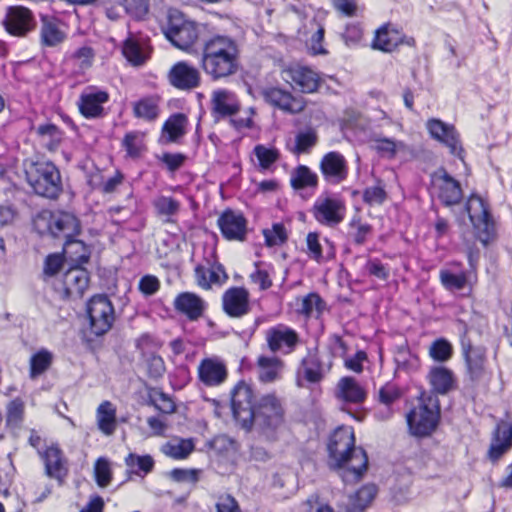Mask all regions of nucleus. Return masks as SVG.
I'll list each match as a JSON object with an SVG mask.
<instances>
[{
	"label": "nucleus",
	"mask_w": 512,
	"mask_h": 512,
	"mask_svg": "<svg viewBox=\"0 0 512 512\" xmlns=\"http://www.w3.org/2000/svg\"><path fill=\"white\" fill-rule=\"evenodd\" d=\"M439 280L444 289L450 292L462 291L466 288L471 292L477 281L472 277V273L464 270L455 273L449 269L439 271Z\"/></svg>",
	"instance_id": "nucleus-28"
},
{
	"label": "nucleus",
	"mask_w": 512,
	"mask_h": 512,
	"mask_svg": "<svg viewBox=\"0 0 512 512\" xmlns=\"http://www.w3.org/2000/svg\"><path fill=\"white\" fill-rule=\"evenodd\" d=\"M282 77L302 93H314L320 86L319 74L306 66H290L283 71Z\"/></svg>",
	"instance_id": "nucleus-14"
},
{
	"label": "nucleus",
	"mask_w": 512,
	"mask_h": 512,
	"mask_svg": "<svg viewBox=\"0 0 512 512\" xmlns=\"http://www.w3.org/2000/svg\"><path fill=\"white\" fill-rule=\"evenodd\" d=\"M465 210L472 224L475 238L485 247L495 241L497 237L496 224L489 205L484 199L479 195L471 194L465 204Z\"/></svg>",
	"instance_id": "nucleus-4"
},
{
	"label": "nucleus",
	"mask_w": 512,
	"mask_h": 512,
	"mask_svg": "<svg viewBox=\"0 0 512 512\" xmlns=\"http://www.w3.org/2000/svg\"><path fill=\"white\" fill-rule=\"evenodd\" d=\"M169 83L184 91H190L199 87L201 75L199 70L186 61L175 63L168 73Z\"/></svg>",
	"instance_id": "nucleus-19"
},
{
	"label": "nucleus",
	"mask_w": 512,
	"mask_h": 512,
	"mask_svg": "<svg viewBox=\"0 0 512 512\" xmlns=\"http://www.w3.org/2000/svg\"><path fill=\"white\" fill-rule=\"evenodd\" d=\"M195 445L192 439H181L178 443H166L163 446V453L167 456L181 460L187 458L194 450Z\"/></svg>",
	"instance_id": "nucleus-49"
},
{
	"label": "nucleus",
	"mask_w": 512,
	"mask_h": 512,
	"mask_svg": "<svg viewBox=\"0 0 512 512\" xmlns=\"http://www.w3.org/2000/svg\"><path fill=\"white\" fill-rule=\"evenodd\" d=\"M94 478L96 484L101 487H107L112 481V470L110 462L105 457H99L94 464Z\"/></svg>",
	"instance_id": "nucleus-50"
},
{
	"label": "nucleus",
	"mask_w": 512,
	"mask_h": 512,
	"mask_svg": "<svg viewBox=\"0 0 512 512\" xmlns=\"http://www.w3.org/2000/svg\"><path fill=\"white\" fill-rule=\"evenodd\" d=\"M98 429L107 436L112 435L117 426L116 409L110 401H103L96 412Z\"/></svg>",
	"instance_id": "nucleus-38"
},
{
	"label": "nucleus",
	"mask_w": 512,
	"mask_h": 512,
	"mask_svg": "<svg viewBox=\"0 0 512 512\" xmlns=\"http://www.w3.org/2000/svg\"><path fill=\"white\" fill-rule=\"evenodd\" d=\"M42 458L44 460L46 474L50 478L60 479L65 474L62 450L59 447H48L44 451Z\"/></svg>",
	"instance_id": "nucleus-40"
},
{
	"label": "nucleus",
	"mask_w": 512,
	"mask_h": 512,
	"mask_svg": "<svg viewBox=\"0 0 512 512\" xmlns=\"http://www.w3.org/2000/svg\"><path fill=\"white\" fill-rule=\"evenodd\" d=\"M303 375L306 381L315 384L323 379V365L317 354L309 353L301 361Z\"/></svg>",
	"instance_id": "nucleus-44"
},
{
	"label": "nucleus",
	"mask_w": 512,
	"mask_h": 512,
	"mask_svg": "<svg viewBox=\"0 0 512 512\" xmlns=\"http://www.w3.org/2000/svg\"><path fill=\"white\" fill-rule=\"evenodd\" d=\"M127 473L145 477L154 469V459L150 455H137L129 453L125 458Z\"/></svg>",
	"instance_id": "nucleus-41"
},
{
	"label": "nucleus",
	"mask_w": 512,
	"mask_h": 512,
	"mask_svg": "<svg viewBox=\"0 0 512 512\" xmlns=\"http://www.w3.org/2000/svg\"><path fill=\"white\" fill-rule=\"evenodd\" d=\"M222 236L227 240L244 241L247 235V220L241 212L224 210L217 220Z\"/></svg>",
	"instance_id": "nucleus-16"
},
{
	"label": "nucleus",
	"mask_w": 512,
	"mask_h": 512,
	"mask_svg": "<svg viewBox=\"0 0 512 512\" xmlns=\"http://www.w3.org/2000/svg\"><path fill=\"white\" fill-rule=\"evenodd\" d=\"M109 94L95 87H89L79 97V112L86 119L102 117L104 114L103 104L108 102Z\"/></svg>",
	"instance_id": "nucleus-21"
},
{
	"label": "nucleus",
	"mask_w": 512,
	"mask_h": 512,
	"mask_svg": "<svg viewBox=\"0 0 512 512\" xmlns=\"http://www.w3.org/2000/svg\"><path fill=\"white\" fill-rule=\"evenodd\" d=\"M52 364V353L46 349H41L34 353L30 358L31 379H35L43 374Z\"/></svg>",
	"instance_id": "nucleus-48"
},
{
	"label": "nucleus",
	"mask_w": 512,
	"mask_h": 512,
	"mask_svg": "<svg viewBox=\"0 0 512 512\" xmlns=\"http://www.w3.org/2000/svg\"><path fill=\"white\" fill-rule=\"evenodd\" d=\"M439 419V401L432 396L421 398L418 405L406 415L409 432L416 437L431 435L437 428Z\"/></svg>",
	"instance_id": "nucleus-5"
},
{
	"label": "nucleus",
	"mask_w": 512,
	"mask_h": 512,
	"mask_svg": "<svg viewBox=\"0 0 512 512\" xmlns=\"http://www.w3.org/2000/svg\"><path fill=\"white\" fill-rule=\"evenodd\" d=\"M160 114L159 98L155 96L142 97L133 103V115L135 118L146 122H154Z\"/></svg>",
	"instance_id": "nucleus-35"
},
{
	"label": "nucleus",
	"mask_w": 512,
	"mask_h": 512,
	"mask_svg": "<svg viewBox=\"0 0 512 512\" xmlns=\"http://www.w3.org/2000/svg\"><path fill=\"white\" fill-rule=\"evenodd\" d=\"M363 32L362 28L358 23L347 24L341 37L348 47H354L358 45L362 39Z\"/></svg>",
	"instance_id": "nucleus-62"
},
{
	"label": "nucleus",
	"mask_w": 512,
	"mask_h": 512,
	"mask_svg": "<svg viewBox=\"0 0 512 512\" xmlns=\"http://www.w3.org/2000/svg\"><path fill=\"white\" fill-rule=\"evenodd\" d=\"M150 403L160 412L170 414L175 411V404L172 399L162 391H155L150 396Z\"/></svg>",
	"instance_id": "nucleus-60"
},
{
	"label": "nucleus",
	"mask_w": 512,
	"mask_h": 512,
	"mask_svg": "<svg viewBox=\"0 0 512 512\" xmlns=\"http://www.w3.org/2000/svg\"><path fill=\"white\" fill-rule=\"evenodd\" d=\"M399 31L390 23H385L375 30L371 48L384 53H391L397 49Z\"/></svg>",
	"instance_id": "nucleus-30"
},
{
	"label": "nucleus",
	"mask_w": 512,
	"mask_h": 512,
	"mask_svg": "<svg viewBox=\"0 0 512 512\" xmlns=\"http://www.w3.org/2000/svg\"><path fill=\"white\" fill-rule=\"evenodd\" d=\"M290 183L295 190L316 187L318 184V176L308 166L299 165L293 170Z\"/></svg>",
	"instance_id": "nucleus-42"
},
{
	"label": "nucleus",
	"mask_w": 512,
	"mask_h": 512,
	"mask_svg": "<svg viewBox=\"0 0 512 512\" xmlns=\"http://www.w3.org/2000/svg\"><path fill=\"white\" fill-rule=\"evenodd\" d=\"M253 390L250 384L239 381L231 391V410L240 427L249 431L253 426Z\"/></svg>",
	"instance_id": "nucleus-9"
},
{
	"label": "nucleus",
	"mask_w": 512,
	"mask_h": 512,
	"mask_svg": "<svg viewBox=\"0 0 512 512\" xmlns=\"http://www.w3.org/2000/svg\"><path fill=\"white\" fill-rule=\"evenodd\" d=\"M262 96L270 105L290 114L300 113L305 108V102L301 97H294L290 92L280 88H266L262 91Z\"/></svg>",
	"instance_id": "nucleus-23"
},
{
	"label": "nucleus",
	"mask_w": 512,
	"mask_h": 512,
	"mask_svg": "<svg viewBox=\"0 0 512 512\" xmlns=\"http://www.w3.org/2000/svg\"><path fill=\"white\" fill-rule=\"evenodd\" d=\"M122 54L133 66H142L150 57L149 47L133 37L127 38L122 46Z\"/></svg>",
	"instance_id": "nucleus-32"
},
{
	"label": "nucleus",
	"mask_w": 512,
	"mask_h": 512,
	"mask_svg": "<svg viewBox=\"0 0 512 512\" xmlns=\"http://www.w3.org/2000/svg\"><path fill=\"white\" fill-rule=\"evenodd\" d=\"M388 194L385 185L381 180H377V184L369 186L363 191V201L370 205H382L387 200Z\"/></svg>",
	"instance_id": "nucleus-51"
},
{
	"label": "nucleus",
	"mask_w": 512,
	"mask_h": 512,
	"mask_svg": "<svg viewBox=\"0 0 512 512\" xmlns=\"http://www.w3.org/2000/svg\"><path fill=\"white\" fill-rule=\"evenodd\" d=\"M223 311L231 318H242L250 311V294L244 287H230L222 295Z\"/></svg>",
	"instance_id": "nucleus-20"
},
{
	"label": "nucleus",
	"mask_w": 512,
	"mask_h": 512,
	"mask_svg": "<svg viewBox=\"0 0 512 512\" xmlns=\"http://www.w3.org/2000/svg\"><path fill=\"white\" fill-rule=\"evenodd\" d=\"M83 264L72 265L63 276L65 290L70 295H82L89 284V273Z\"/></svg>",
	"instance_id": "nucleus-29"
},
{
	"label": "nucleus",
	"mask_w": 512,
	"mask_h": 512,
	"mask_svg": "<svg viewBox=\"0 0 512 512\" xmlns=\"http://www.w3.org/2000/svg\"><path fill=\"white\" fill-rule=\"evenodd\" d=\"M162 31L173 46L185 51L192 47L199 37L197 24L185 19L184 15L176 9L169 11Z\"/></svg>",
	"instance_id": "nucleus-6"
},
{
	"label": "nucleus",
	"mask_w": 512,
	"mask_h": 512,
	"mask_svg": "<svg viewBox=\"0 0 512 512\" xmlns=\"http://www.w3.org/2000/svg\"><path fill=\"white\" fill-rule=\"evenodd\" d=\"M199 65L212 81L227 80L241 68V50L231 36L216 34L203 42Z\"/></svg>",
	"instance_id": "nucleus-2"
},
{
	"label": "nucleus",
	"mask_w": 512,
	"mask_h": 512,
	"mask_svg": "<svg viewBox=\"0 0 512 512\" xmlns=\"http://www.w3.org/2000/svg\"><path fill=\"white\" fill-rule=\"evenodd\" d=\"M195 278L198 286L203 289H210L211 284H221L228 276L222 264L217 263L212 268H206L203 265L195 267Z\"/></svg>",
	"instance_id": "nucleus-33"
},
{
	"label": "nucleus",
	"mask_w": 512,
	"mask_h": 512,
	"mask_svg": "<svg viewBox=\"0 0 512 512\" xmlns=\"http://www.w3.org/2000/svg\"><path fill=\"white\" fill-rule=\"evenodd\" d=\"M461 349L469 378L472 382L478 383L485 374L486 348L473 346L469 339L463 337Z\"/></svg>",
	"instance_id": "nucleus-15"
},
{
	"label": "nucleus",
	"mask_w": 512,
	"mask_h": 512,
	"mask_svg": "<svg viewBox=\"0 0 512 512\" xmlns=\"http://www.w3.org/2000/svg\"><path fill=\"white\" fill-rule=\"evenodd\" d=\"M122 147L131 158H138L141 154L142 142L138 132H128L122 140Z\"/></svg>",
	"instance_id": "nucleus-59"
},
{
	"label": "nucleus",
	"mask_w": 512,
	"mask_h": 512,
	"mask_svg": "<svg viewBox=\"0 0 512 512\" xmlns=\"http://www.w3.org/2000/svg\"><path fill=\"white\" fill-rule=\"evenodd\" d=\"M284 421V409L274 394L262 396L255 404L253 425L267 437H271Z\"/></svg>",
	"instance_id": "nucleus-7"
},
{
	"label": "nucleus",
	"mask_w": 512,
	"mask_h": 512,
	"mask_svg": "<svg viewBox=\"0 0 512 512\" xmlns=\"http://www.w3.org/2000/svg\"><path fill=\"white\" fill-rule=\"evenodd\" d=\"M227 375L226 365L216 358H205L198 366L200 381L209 387L221 385L226 380Z\"/></svg>",
	"instance_id": "nucleus-25"
},
{
	"label": "nucleus",
	"mask_w": 512,
	"mask_h": 512,
	"mask_svg": "<svg viewBox=\"0 0 512 512\" xmlns=\"http://www.w3.org/2000/svg\"><path fill=\"white\" fill-rule=\"evenodd\" d=\"M48 231L54 238L63 237L67 240L80 234L81 224L74 214L58 212L51 214L48 222Z\"/></svg>",
	"instance_id": "nucleus-22"
},
{
	"label": "nucleus",
	"mask_w": 512,
	"mask_h": 512,
	"mask_svg": "<svg viewBox=\"0 0 512 512\" xmlns=\"http://www.w3.org/2000/svg\"><path fill=\"white\" fill-rule=\"evenodd\" d=\"M330 468L339 471L343 482H358L368 467V456L362 447L355 446L354 431L351 427L336 428L327 444Z\"/></svg>",
	"instance_id": "nucleus-1"
},
{
	"label": "nucleus",
	"mask_w": 512,
	"mask_h": 512,
	"mask_svg": "<svg viewBox=\"0 0 512 512\" xmlns=\"http://www.w3.org/2000/svg\"><path fill=\"white\" fill-rule=\"evenodd\" d=\"M138 289L144 296H152L160 289V281L154 275H144L139 280Z\"/></svg>",
	"instance_id": "nucleus-64"
},
{
	"label": "nucleus",
	"mask_w": 512,
	"mask_h": 512,
	"mask_svg": "<svg viewBox=\"0 0 512 512\" xmlns=\"http://www.w3.org/2000/svg\"><path fill=\"white\" fill-rule=\"evenodd\" d=\"M377 493L375 485H364L349 497V508L354 512L363 511Z\"/></svg>",
	"instance_id": "nucleus-45"
},
{
	"label": "nucleus",
	"mask_w": 512,
	"mask_h": 512,
	"mask_svg": "<svg viewBox=\"0 0 512 512\" xmlns=\"http://www.w3.org/2000/svg\"><path fill=\"white\" fill-rule=\"evenodd\" d=\"M265 244L268 247L279 246L286 242L288 236L286 228L282 223H274L271 229L263 231Z\"/></svg>",
	"instance_id": "nucleus-54"
},
{
	"label": "nucleus",
	"mask_w": 512,
	"mask_h": 512,
	"mask_svg": "<svg viewBox=\"0 0 512 512\" xmlns=\"http://www.w3.org/2000/svg\"><path fill=\"white\" fill-rule=\"evenodd\" d=\"M188 118L184 113L172 114L163 124L162 132L167 143H175L186 133Z\"/></svg>",
	"instance_id": "nucleus-37"
},
{
	"label": "nucleus",
	"mask_w": 512,
	"mask_h": 512,
	"mask_svg": "<svg viewBox=\"0 0 512 512\" xmlns=\"http://www.w3.org/2000/svg\"><path fill=\"white\" fill-rule=\"evenodd\" d=\"M24 416V402L20 398L11 400L6 408V423L8 426H18Z\"/></svg>",
	"instance_id": "nucleus-56"
},
{
	"label": "nucleus",
	"mask_w": 512,
	"mask_h": 512,
	"mask_svg": "<svg viewBox=\"0 0 512 512\" xmlns=\"http://www.w3.org/2000/svg\"><path fill=\"white\" fill-rule=\"evenodd\" d=\"M253 153L259 162L262 169H268L280 157L279 151L274 147H266L265 145L258 144L254 147Z\"/></svg>",
	"instance_id": "nucleus-53"
},
{
	"label": "nucleus",
	"mask_w": 512,
	"mask_h": 512,
	"mask_svg": "<svg viewBox=\"0 0 512 512\" xmlns=\"http://www.w3.org/2000/svg\"><path fill=\"white\" fill-rule=\"evenodd\" d=\"M325 308V302L319 294L312 292L302 299L300 313L309 317L316 311L321 314Z\"/></svg>",
	"instance_id": "nucleus-55"
},
{
	"label": "nucleus",
	"mask_w": 512,
	"mask_h": 512,
	"mask_svg": "<svg viewBox=\"0 0 512 512\" xmlns=\"http://www.w3.org/2000/svg\"><path fill=\"white\" fill-rule=\"evenodd\" d=\"M426 128L432 139L445 145L451 155L462 161L464 160V149L460 140V134L454 125L437 118H431L427 120Z\"/></svg>",
	"instance_id": "nucleus-11"
},
{
	"label": "nucleus",
	"mask_w": 512,
	"mask_h": 512,
	"mask_svg": "<svg viewBox=\"0 0 512 512\" xmlns=\"http://www.w3.org/2000/svg\"><path fill=\"white\" fill-rule=\"evenodd\" d=\"M431 178L437 198L443 206L452 207L461 203L463 199L461 184L445 168L441 167L436 170L432 173Z\"/></svg>",
	"instance_id": "nucleus-13"
},
{
	"label": "nucleus",
	"mask_w": 512,
	"mask_h": 512,
	"mask_svg": "<svg viewBox=\"0 0 512 512\" xmlns=\"http://www.w3.org/2000/svg\"><path fill=\"white\" fill-rule=\"evenodd\" d=\"M91 333L96 336L106 334L115 320L114 307L105 294L94 295L86 305Z\"/></svg>",
	"instance_id": "nucleus-8"
},
{
	"label": "nucleus",
	"mask_w": 512,
	"mask_h": 512,
	"mask_svg": "<svg viewBox=\"0 0 512 512\" xmlns=\"http://www.w3.org/2000/svg\"><path fill=\"white\" fill-rule=\"evenodd\" d=\"M25 175L35 194L41 197L54 200L62 192L61 174L52 161H32L25 169Z\"/></svg>",
	"instance_id": "nucleus-3"
},
{
	"label": "nucleus",
	"mask_w": 512,
	"mask_h": 512,
	"mask_svg": "<svg viewBox=\"0 0 512 512\" xmlns=\"http://www.w3.org/2000/svg\"><path fill=\"white\" fill-rule=\"evenodd\" d=\"M322 176L326 182L337 185L348 177V164L345 157L337 151L326 153L319 165Z\"/></svg>",
	"instance_id": "nucleus-17"
},
{
	"label": "nucleus",
	"mask_w": 512,
	"mask_h": 512,
	"mask_svg": "<svg viewBox=\"0 0 512 512\" xmlns=\"http://www.w3.org/2000/svg\"><path fill=\"white\" fill-rule=\"evenodd\" d=\"M306 244L309 257L317 263H321L323 260V252L319 242V234L317 232H309L306 236Z\"/></svg>",
	"instance_id": "nucleus-63"
},
{
	"label": "nucleus",
	"mask_w": 512,
	"mask_h": 512,
	"mask_svg": "<svg viewBox=\"0 0 512 512\" xmlns=\"http://www.w3.org/2000/svg\"><path fill=\"white\" fill-rule=\"evenodd\" d=\"M157 214L165 217L166 223L173 222L172 217L175 216L180 210V203L173 197L159 196L153 202Z\"/></svg>",
	"instance_id": "nucleus-46"
},
{
	"label": "nucleus",
	"mask_w": 512,
	"mask_h": 512,
	"mask_svg": "<svg viewBox=\"0 0 512 512\" xmlns=\"http://www.w3.org/2000/svg\"><path fill=\"white\" fill-rule=\"evenodd\" d=\"M123 10L130 16L141 19L149 11V0H123Z\"/></svg>",
	"instance_id": "nucleus-58"
},
{
	"label": "nucleus",
	"mask_w": 512,
	"mask_h": 512,
	"mask_svg": "<svg viewBox=\"0 0 512 512\" xmlns=\"http://www.w3.org/2000/svg\"><path fill=\"white\" fill-rule=\"evenodd\" d=\"M318 135L312 128L299 131L295 136V145L291 151L295 155L309 153L310 150L317 144Z\"/></svg>",
	"instance_id": "nucleus-47"
},
{
	"label": "nucleus",
	"mask_w": 512,
	"mask_h": 512,
	"mask_svg": "<svg viewBox=\"0 0 512 512\" xmlns=\"http://www.w3.org/2000/svg\"><path fill=\"white\" fill-rule=\"evenodd\" d=\"M428 379L436 394L445 395L454 386L453 372L443 366L433 367L428 374Z\"/></svg>",
	"instance_id": "nucleus-34"
},
{
	"label": "nucleus",
	"mask_w": 512,
	"mask_h": 512,
	"mask_svg": "<svg viewBox=\"0 0 512 512\" xmlns=\"http://www.w3.org/2000/svg\"><path fill=\"white\" fill-rule=\"evenodd\" d=\"M200 472L198 469L174 468L169 472V476L178 483L195 484L199 481Z\"/></svg>",
	"instance_id": "nucleus-61"
},
{
	"label": "nucleus",
	"mask_w": 512,
	"mask_h": 512,
	"mask_svg": "<svg viewBox=\"0 0 512 512\" xmlns=\"http://www.w3.org/2000/svg\"><path fill=\"white\" fill-rule=\"evenodd\" d=\"M1 23L5 31L15 37H25L36 27L33 12L22 5L8 6Z\"/></svg>",
	"instance_id": "nucleus-12"
},
{
	"label": "nucleus",
	"mask_w": 512,
	"mask_h": 512,
	"mask_svg": "<svg viewBox=\"0 0 512 512\" xmlns=\"http://www.w3.org/2000/svg\"><path fill=\"white\" fill-rule=\"evenodd\" d=\"M403 395L402 390L394 383H386L378 391V400L380 403L389 407Z\"/></svg>",
	"instance_id": "nucleus-57"
},
{
	"label": "nucleus",
	"mask_w": 512,
	"mask_h": 512,
	"mask_svg": "<svg viewBox=\"0 0 512 512\" xmlns=\"http://www.w3.org/2000/svg\"><path fill=\"white\" fill-rule=\"evenodd\" d=\"M174 308L189 320L195 321L202 316L205 303L201 297L194 293L182 292L175 298Z\"/></svg>",
	"instance_id": "nucleus-27"
},
{
	"label": "nucleus",
	"mask_w": 512,
	"mask_h": 512,
	"mask_svg": "<svg viewBox=\"0 0 512 512\" xmlns=\"http://www.w3.org/2000/svg\"><path fill=\"white\" fill-rule=\"evenodd\" d=\"M512 447V424L501 421L497 424L487 453L488 459L497 462Z\"/></svg>",
	"instance_id": "nucleus-24"
},
{
	"label": "nucleus",
	"mask_w": 512,
	"mask_h": 512,
	"mask_svg": "<svg viewBox=\"0 0 512 512\" xmlns=\"http://www.w3.org/2000/svg\"><path fill=\"white\" fill-rule=\"evenodd\" d=\"M266 340L269 349L276 353H292L299 343L298 333L283 324L270 328L266 333Z\"/></svg>",
	"instance_id": "nucleus-18"
},
{
	"label": "nucleus",
	"mask_w": 512,
	"mask_h": 512,
	"mask_svg": "<svg viewBox=\"0 0 512 512\" xmlns=\"http://www.w3.org/2000/svg\"><path fill=\"white\" fill-rule=\"evenodd\" d=\"M64 253L67 254L75 264H85L90 259V249L81 240L75 237L68 238L64 242Z\"/></svg>",
	"instance_id": "nucleus-43"
},
{
	"label": "nucleus",
	"mask_w": 512,
	"mask_h": 512,
	"mask_svg": "<svg viewBox=\"0 0 512 512\" xmlns=\"http://www.w3.org/2000/svg\"><path fill=\"white\" fill-rule=\"evenodd\" d=\"M337 388L338 398L346 403L361 404L367 398L366 390L351 376L342 377Z\"/></svg>",
	"instance_id": "nucleus-31"
},
{
	"label": "nucleus",
	"mask_w": 512,
	"mask_h": 512,
	"mask_svg": "<svg viewBox=\"0 0 512 512\" xmlns=\"http://www.w3.org/2000/svg\"><path fill=\"white\" fill-rule=\"evenodd\" d=\"M211 105L212 115L216 121L234 116L240 110V104L235 95L225 89H219L213 92Z\"/></svg>",
	"instance_id": "nucleus-26"
},
{
	"label": "nucleus",
	"mask_w": 512,
	"mask_h": 512,
	"mask_svg": "<svg viewBox=\"0 0 512 512\" xmlns=\"http://www.w3.org/2000/svg\"><path fill=\"white\" fill-rule=\"evenodd\" d=\"M429 354L437 362H446L452 357L453 347L447 339L438 338L431 344Z\"/></svg>",
	"instance_id": "nucleus-52"
},
{
	"label": "nucleus",
	"mask_w": 512,
	"mask_h": 512,
	"mask_svg": "<svg viewBox=\"0 0 512 512\" xmlns=\"http://www.w3.org/2000/svg\"><path fill=\"white\" fill-rule=\"evenodd\" d=\"M314 219L321 225L336 227L345 218V202L336 196H319L312 207Z\"/></svg>",
	"instance_id": "nucleus-10"
},
{
	"label": "nucleus",
	"mask_w": 512,
	"mask_h": 512,
	"mask_svg": "<svg viewBox=\"0 0 512 512\" xmlns=\"http://www.w3.org/2000/svg\"><path fill=\"white\" fill-rule=\"evenodd\" d=\"M40 37L42 45L54 47L63 42L66 35L55 19L44 16L41 18Z\"/></svg>",
	"instance_id": "nucleus-39"
},
{
	"label": "nucleus",
	"mask_w": 512,
	"mask_h": 512,
	"mask_svg": "<svg viewBox=\"0 0 512 512\" xmlns=\"http://www.w3.org/2000/svg\"><path fill=\"white\" fill-rule=\"evenodd\" d=\"M259 369L258 379L262 383H271L276 381L283 368V362L277 357L261 355L257 359Z\"/></svg>",
	"instance_id": "nucleus-36"
}]
</instances>
